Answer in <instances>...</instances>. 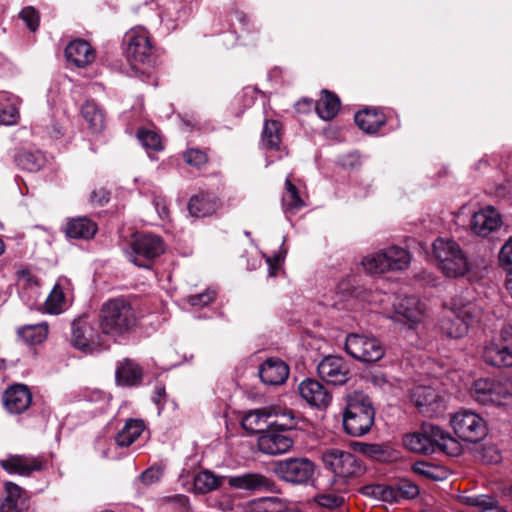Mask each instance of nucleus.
I'll return each mask as SVG.
<instances>
[{"label": "nucleus", "mask_w": 512, "mask_h": 512, "mask_svg": "<svg viewBox=\"0 0 512 512\" xmlns=\"http://www.w3.org/2000/svg\"><path fill=\"white\" fill-rule=\"evenodd\" d=\"M98 325L102 334L117 339L130 334L137 327L138 316L129 300L115 297L101 305Z\"/></svg>", "instance_id": "f257e3e1"}, {"label": "nucleus", "mask_w": 512, "mask_h": 512, "mask_svg": "<svg viewBox=\"0 0 512 512\" xmlns=\"http://www.w3.org/2000/svg\"><path fill=\"white\" fill-rule=\"evenodd\" d=\"M403 444L410 451L423 454L441 451L458 456L462 452V445L456 438L432 423H423L420 431L405 435Z\"/></svg>", "instance_id": "f03ea898"}, {"label": "nucleus", "mask_w": 512, "mask_h": 512, "mask_svg": "<svg viewBox=\"0 0 512 512\" xmlns=\"http://www.w3.org/2000/svg\"><path fill=\"white\" fill-rule=\"evenodd\" d=\"M450 314L441 319L440 328L448 337L460 338L467 333L470 325L480 320L482 311L476 303L457 296L452 299Z\"/></svg>", "instance_id": "7ed1b4c3"}, {"label": "nucleus", "mask_w": 512, "mask_h": 512, "mask_svg": "<svg viewBox=\"0 0 512 512\" xmlns=\"http://www.w3.org/2000/svg\"><path fill=\"white\" fill-rule=\"evenodd\" d=\"M374 408L367 396L354 393L348 396L346 408L343 412V428L346 434L352 437H361L367 434L374 424Z\"/></svg>", "instance_id": "20e7f679"}, {"label": "nucleus", "mask_w": 512, "mask_h": 512, "mask_svg": "<svg viewBox=\"0 0 512 512\" xmlns=\"http://www.w3.org/2000/svg\"><path fill=\"white\" fill-rule=\"evenodd\" d=\"M438 268L447 277H460L469 270L468 259L460 245L451 239L438 238L433 243Z\"/></svg>", "instance_id": "39448f33"}, {"label": "nucleus", "mask_w": 512, "mask_h": 512, "mask_svg": "<svg viewBox=\"0 0 512 512\" xmlns=\"http://www.w3.org/2000/svg\"><path fill=\"white\" fill-rule=\"evenodd\" d=\"M411 262L410 253L399 246H390L365 256L362 266L369 274L406 270Z\"/></svg>", "instance_id": "423d86ee"}, {"label": "nucleus", "mask_w": 512, "mask_h": 512, "mask_svg": "<svg viewBox=\"0 0 512 512\" xmlns=\"http://www.w3.org/2000/svg\"><path fill=\"white\" fill-rule=\"evenodd\" d=\"M164 252L162 239L153 234L133 235L127 256L138 267L150 268L154 259Z\"/></svg>", "instance_id": "0eeeda50"}, {"label": "nucleus", "mask_w": 512, "mask_h": 512, "mask_svg": "<svg viewBox=\"0 0 512 512\" xmlns=\"http://www.w3.org/2000/svg\"><path fill=\"white\" fill-rule=\"evenodd\" d=\"M344 348L351 357L366 363L377 362L385 355L383 344L372 335L351 333L346 337Z\"/></svg>", "instance_id": "6e6552de"}, {"label": "nucleus", "mask_w": 512, "mask_h": 512, "mask_svg": "<svg viewBox=\"0 0 512 512\" xmlns=\"http://www.w3.org/2000/svg\"><path fill=\"white\" fill-rule=\"evenodd\" d=\"M324 466L337 477L350 479L363 472L360 461L348 451L338 448H329L322 453Z\"/></svg>", "instance_id": "1a4fd4ad"}, {"label": "nucleus", "mask_w": 512, "mask_h": 512, "mask_svg": "<svg viewBox=\"0 0 512 512\" xmlns=\"http://www.w3.org/2000/svg\"><path fill=\"white\" fill-rule=\"evenodd\" d=\"M482 357L490 366L512 367V325L503 327L499 337L484 347Z\"/></svg>", "instance_id": "9d476101"}, {"label": "nucleus", "mask_w": 512, "mask_h": 512, "mask_svg": "<svg viewBox=\"0 0 512 512\" xmlns=\"http://www.w3.org/2000/svg\"><path fill=\"white\" fill-rule=\"evenodd\" d=\"M101 332L95 328L87 315L73 320L71 324V344L82 351L92 352L102 346Z\"/></svg>", "instance_id": "9b49d317"}, {"label": "nucleus", "mask_w": 512, "mask_h": 512, "mask_svg": "<svg viewBox=\"0 0 512 512\" xmlns=\"http://www.w3.org/2000/svg\"><path fill=\"white\" fill-rule=\"evenodd\" d=\"M314 463L308 458H288L275 463L273 471L283 481L292 484L307 483L313 476Z\"/></svg>", "instance_id": "f8f14e48"}, {"label": "nucleus", "mask_w": 512, "mask_h": 512, "mask_svg": "<svg viewBox=\"0 0 512 512\" xmlns=\"http://www.w3.org/2000/svg\"><path fill=\"white\" fill-rule=\"evenodd\" d=\"M450 421L455 433L465 441L478 442L486 435L485 421L473 411H460Z\"/></svg>", "instance_id": "ddd939ff"}, {"label": "nucleus", "mask_w": 512, "mask_h": 512, "mask_svg": "<svg viewBox=\"0 0 512 512\" xmlns=\"http://www.w3.org/2000/svg\"><path fill=\"white\" fill-rule=\"evenodd\" d=\"M128 60L136 64H150L153 46L148 32L144 28L131 29L126 34Z\"/></svg>", "instance_id": "4468645a"}, {"label": "nucleus", "mask_w": 512, "mask_h": 512, "mask_svg": "<svg viewBox=\"0 0 512 512\" xmlns=\"http://www.w3.org/2000/svg\"><path fill=\"white\" fill-rule=\"evenodd\" d=\"M224 481L230 488L244 490L247 492H272L277 493L276 483L261 473H243L234 476H224Z\"/></svg>", "instance_id": "2eb2a0df"}, {"label": "nucleus", "mask_w": 512, "mask_h": 512, "mask_svg": "<svg viewBox=\"0 0 512 512\" xmlns=\"http://www.w3.org/2000/svg\"><path fill=\"white\" fill-rule=\"evenodd\" d=\"M424 315L425 306L415 296H405L394 304L393 319L407 325L409 329L418 325L423 320Z\"/></svg>", "instance_id": "dca6fc26"}, {"label": "nucleus", "mask_w": 512, "mask_h": 512, "mask_svg": "<svg viewBox=\"0 0 512 512\" xmlns=\"http://www.w3.org/2000/svg\"><path fill=\"white\" fill-rule=\"evenodd\" d=\"M411 399L419 412L427 417H437L445 410V404L439 394L429 386L413 388Z\"/></svg>", "instance_id": "f3484780"}, {"label": "nucleus", "mask_w": 512, "mask_h": 512, "mask_svg": "<svg viewBox=\"0 0 512 512\" xmlns=\"http://www.w3.org/2000/svg\"><path fill=\"white\" fill-rule=\"evenodd\" d=\"M258 449L267 455H279L288 452L293 446L292 438L283 431L270 426L260 434L257 441Z\"/></svg>", "instance_id": "a211bd4d"}, {"label": "nucleus", "mask_w": 512, "mask_h": 512, "mask_svg": "<svg viewBox=\"0 0 512 512\" xmlns=\"http://www.w3.org/2000/svg\"><path fill=\"white\" fill-rule=\"evenodd\" d=\"M319 377L333 385H343L348 380L349 367L340 356H327L317 366Z\"/></svg>", "instance_id": "6ab92c4d"}, {"label": "nucleus", "mask_w": 512, "mask_h": 512, "mask_svg": "<svg viewBox=\"0 0 512 512\" xmlns=\"http://www.w3.org/2000/svg\"><path fill=\"white\" fill-rule=\"evenodd\" d=\"M502 225L500 213L491 206L483 208L474 213L470 221V227L474 234L480 237H487L498 230Z\"/></svg>", "instance_id": "aec40b11"}, {"label": "nucleus", "mask_w": 512, "mask_h": 512, "mask_svg": "<svg viewBox=\"0 0 512 512\" xmlns=\"http://www.w3.org/2000/svg\"><path fill=\"white\" fill-rule=\"evenodd\" d=\"M1 467L8 473L29 476L34 471H41L45 461L42 457L29 455H9L0 460Z\"/></svg>", "instance_id": "412c9836"}, {"label": "nucleus", "mask_w": 512, "mask_h": 512, "mask_svg": "<svg viewBox=\"0 0 512 512\" xmlns=\"http://www.w3.org/2000/svg\"><path fill=\"white\" fill-rule=\"evenodd\" d=\"M31 402L32 394L24 384H14L3 394L4 407L11 414L23 413L29 408Z\"/></svg>", "instance_id": "4be33fe9"}, {"label": "nucleus", "mask_w": 512, "mask_h": 512, "mask_svg": "<svg viewBox=\"0 0 512 512\" xmlns=\"http://www.w3.org/2000/svg\"><path fill=\"white\" fill-rule=\"evenodd\" d=\"M300 396L311 406L326 408L331 402L329 391L315 379H305L298 387Z\"/></svg>", "instance_id": "5701e85b"}, {"label": "nucleus", "mask_w": 512, "mask_h": 512, "mask_svg": "<svg viewBox=\"0 0 512 512\" xmlns=\"http://www.w3.org/2000/svg\"><path fill=\"white\" fill-rule=\"evenodd\" d=\"M65 56L69 63L78 68H85L95 61L96 52L87 41L75 39L67 45Z\"/></svg>", "instance_id": "b1692460"}, {"label": "nucleus", "mask_w": 512, "mask_h": 512, "mask_svg": "<svg viewBox=\"0 0 512 512\" xmlns=\"http://www.w3.org/2000/svg\"><path fill=\"white\" fill-rule=\"evenodd\" d=\"M160 9L161 22L167 31L175 30L188 16L184 0H161Z\"/></svg>", "instance_id": "393cba45"}, {"label": "nucleus", "mask_w": 512, "mask_h": 512, "mask_svg": "<svg viewBox=\"0 0 512 512\" xmlns=\"http://www.w3.org/2000/svg\"><path fill=\"white\" fill-rule=\"evenodd\" d=\"M258 374L264 384L276 386L286 381L289 368L281 359L272 357L260 365Z\"/></svg>", "instance_id": "a878e982"}, {"label": "nucleus", "mask_w": 512, "mask_h": 512, "mask_svg": "<svg viewBox=\"0 0 512 512\" xmlns=\"http://www.w3.org/2000/svg\"><path fill=\"white\" fill-rule=\"evenodd\" d=\"M28 509V498L22 488L12 482L6 483L0 512H27Z\"/></svg>", "instance_id": "bb28decb"}, {"label": "nucleus", "mask_w": 512, "mask_h": 512, "mask_svg": "<svg viewBox=\"0 0 512 512\" xmlns=\"http://www.w3.org/2000/svg\"><path fill=\"white\" fill-rule=\"evenodd\" d=\"M278 415V412L272 408H262L251 410L242 418V427L251 433H263L265 428H270L269 418Z\"/></svg>", "instance_id": "cd10ccee"}, {"label": "nucleus", "mask_w": 512, "mask_h": 512, "mask_svg": "<svg viewBox=\"0 0 512 512\" xmlns=\"http://www.w3.org/2000/svg\"><path fill=\"white\" fill-rule=\"evenodd\" d=\"M97 230L96 223L87 217L69 219L64 228L65 235L68 238L82 240L93 238Z\"/></svg>", "instance_id": "c85d7f7f"}, {"label": "nucleus", "mask_w": 512, "mask_h": 512, "mask_svg": "<svg viewBox=\"0 0 512 512\" xmlns=\"http://www.w3.org/2000/svg\"><path fill=\"white\" fill-rule=\"evenodd\" d=\"M115 376L118 385L132 387L142 382L143 372L137 363L126 359L118 365Z\"/></svg>", "instance_id": "c756f323"}, {"label": "nucleus", "mask_w": 512, "mask_h": 512, "mask_svg": "<svg viewBox=\"0 0 512 512\" xmlns=\"http://www.w3.org/2000/svg\"><path fill=\"white\" fill-rule=\"evenodd\" d=\"M355 122L364 132L375 133L385 124L386 118L385 115L377 109H364L356 113Z\"/></svg>", "instance_id": "7c9ffc66"}, {"label": "nucleus", "mask_w": 512, "mask_h": 512, "mask_svg": "<svg viewBox=\"0 0 512 512\" xmlns=\"http://www.w3.org/2000/svg\"><path fill=\"white\" fill-rule=\"evenodd\" d=\"M217 199L209 194L193 196L188 204V210L193 217H206L212 215L218 209Z\"/></svg>", "instance_id": "2f4dec72"}, {"label": "nucleus", "mask_w": 512, "mask_h": 512, "mask_svg": "<svg viewBox=\"0 0 512 512\" xmlns=\"http://www.w3.org/2000/svg\"><path fill=\"white\" fill-rule=\"evenodd\" d=\"M322 94L323 96L315 104V110L321 119L329 121L337 115L340 100L336 94L328 90H323Z\"/></svg>", "instance_id": "473e14b6"}, {"label": "nucleus", "mask_w": 512, "mask_h": 512, "mask_svg": "<svg viewBox=\"0 0 512 512\" xmlns=\"http://www.w3.org/2000/svg\"><path fill=\"white\" fill-rule=\"evenodd\" d=\"M145 429L142 420L130 419L128 420L122 430L116 435V444L120 447H128L135 442V440L142 434Z\"/></svg>", "instance_id": "72a5a7b5"}, {"label": "nucleus", "mask_w": 512, "mask_h": 512, "mask_svg": "<svg viewBox=\"0 0 512 512\" xmlns=\"http://www.w3.org/2000/svg\"><path fill=\"white\" fill-rule=\"evenodd\" d=\"M81 114L92 132H100L104 128V114L95 102L86 101L82 105Z\"/></svg>", "instance_id": "f704fd0d"}, {"label": "nucleus", "mask_w": 512, "mask_h": 512, "mask_svg": "<svg viewBox=\"0 0 512 512\" xmlns=\"http://www.w3.org/2000/svg\"><path fill=\"white\" fill-rule=\"evenodd\" d=\"M18 335L27 344H40L47 338L48 324L46 322H41L22 326L18 329Z\"/></svg>", "instance_id": "c9c22d12"}, {"label": "nucleus", "mask_w": 512, "mask_h": 512, "mask_svg": "<svg viewBox=\"0 0 512 512\" xmlns=\"http://www.w3.org/2000/svg\"><path fill=\"white\" fill-rule=\"evenodd\" d=\"M8 102V105L0 109V124L14 125L18 122L19 111L18 104L20 103L18 97L8 93H0V103Z\"/></svg>", "instance_id": "e433bc0d"}, {"label": "nucleus", "mask_w": 512, "mask_h": 512, "mask_svg": "<svg viewBox=\"0 0 512 512\" xmlns=\"http://www.w3.org/2000/svg\"><path fill=\"white\" fill-rule=\"evenodd\" d=\"M281 142V124L276 120H266L264 123L261 144L266 149H279Z\"/></svg>", "instance_id": "4c0bfd02"}, {"label": "nucleus", "mask_w": 512, "mask_h": 512, "mask_svg": "<svg viewBox=\"0 0 512 512\" xmlns=\"http://www.w3.org/2000/svg\"><path fill=\"white\" fill-rule=\"evenodd\" d=\"M282 206L285 212H295L305 206L304 201L299 196L297 187L292 183L289 176L285 180Z\"/></svg>", "instance_id": "58836bf2"}, {"label": "nucleus", "mask_w": 512, "mask_h": 512, "mask_svg": "<svg viewBox=\"0 0 512 512\" xmlns=\"http://www.w3.org/2000/svg\"><path fill=\"white\" fill-rule=\"evenodd\" d=\"M18 166L29 172H37L46 163L45 155L40 151H25L20 153L16 158Z\"/></svg>", "instance_id": "ea45409f"}, {"label": "nucleus", "mask_w": 512, "mask_h": 512, "mask_svg": "<svg viewBox=\"0 0 512 512\" xmlns=\"http://www.w3.org/2000/svg\"><path fill=\"white\" fill-rule=\"evenodd\" d=\"M286 500L278 497H261L249 502L251 512H282Z\"/></svg>", "instance_id": "a19ab883"}, {"label": "nucleus", "mask_w": 512, "mask_h": 512, "mask_svg": "<svg viewBox=\"0 0 512 512\" xmlns=\"http://www.w3.org/2000/svg\"><path fill=\"white\" fill-rule=\"evenodd\" d=\"M223 480V477H217L210 471H202L194 478V489L200 494H206L217 489Z\"/></svg>", "instance_id": "79ce46f5"}, {"label": "nucleus", "mask_w": 512, "mask_h": 512, "mask_svg": "<svg viewBox=\"0 0 512 512\" xmlns=\"http://www.w3.org/2000/svg\"><path fill=\"white\" fill-rule=\"evenodd\" d=\"M66 304L65 295L60 284H56L45 301V308L50 314H59Z\"/></svg>", "instance_id": "37998d69"}, {"label": "nucleus", "mask_w": 512, "mask_h": 512, "mask_svg": "<svg viewBox=\"0 0 512 512\" xmlns=\"http://www.w3.org/2000/svg\"><path fill=\"white\" fill-rule=\"evenodd\" d=\"M469 505L476 507L477 512H506L491 496L479 495L467 499Z\"/></svg>", "instance_id": "c03bdc74"}, {"label": "nucleus", "mask_w": 512, "mask_h": 512, "mask_svg": "<svg viewBox=\"0 0 512 512\" xmlns=\"http://www.w3.org/2000/svg\"><path fill=\"white\" fill-rule=\"evenodd\" d=\"M273 410L278 412V415H274L277 417V420L271 422L270 426H273L281 431L292 430L296 427V415L295 412L291 409H281V408H272Z\"/></svg>", "instance_id": "a18cd8bd"}, {"label": "nucleus", "mask_w": 512, "mask_h": 512, "mask_svg": "<svg viewBox=\"0 0 512 512\" xmlns=\"http://www.w3.org/2000/svg\"><path fill=\"white\" fill-rule=\"evenodd\" d=\"M351 447L354 451H357L375 460H384L386 457V450L384 446L380 444H369L355 441L352 442Z\"/></svg>", "instance_id": "49530a36"}, {"label": "nucleus", "mask_w": 512, "mask_h": 512, "mask_svg": "<svg viewBox=\"0 0 512 512\" xmlns=\"http://www.w3.org/2000/svg\"><path fill=\"white\" fill-rule=\"evenodd\" d=\"M314 502L322 508L337 509L345 503L344 496L336 493H319L314 496Z\"/></svg>", "instance_id": "de8ad7c7"}, {"label": "nucleus", "mask_w": 512, "mask_h": 512, "mask_svg": "<svg viewBox=\"0 0 512 512\" xmlns=\"http://www.w3.org/2000/svg\"><path fill=\"white\" fill-rule=\"evenodd\" d=\"M137 137L142 146L146 149L153 151H160L163 149L161 138L155 131L141 129L138 131Z\"/></svg>", "instance_id": "09e8293b"}, {"label": "nucleus", "mask_w": 512, "mask_h": 512, "mask_svg": "<svg viewBox=\"0 0 512 512\" xmlns=\"http://www.w3.org/2000/svg\"><path fill=\"white\" fill-rule=\"evenodd\" d=\"M490 387H493V381L488 379H479L475 381L472 390L474 399L484 405H487V396L490 391Z\"/></svg>", "instance_id": "8fccbe9b"}, {"label": "nucleus", "mask_w": 512, "mask_h": 512, "mask_svg": "<svg viewBox=\"0 0 512 512\" xmlns=\"http://www.w3.org/2000/svg\"><path fill=\"white\" fill-rule=\"evenodd\" d=\"M508 392L507 385L493 381V387H490V391L487 396V405H501L503 400L509 396Z\"/></svg>", "instance_id": "3c124183"}, {"label": "nucleus", "mask_w": 512, "mask_h": 512, "mask_svg": "<svg viewBox=\"0 0 512 512\" xmlns=\"http://www.w3.org/2000/svg\"><path fill=\"white\" fill-rule=\"evenodd\" d=\"M184 160L188 165L199 168L207 163L208 157L204 151L191 148L185 151Z\"/></svg>", "instance_id": "603ef678"}, {"label": "nucleus", "mask_w": 512, "mask_h": 512, "mask_svg": "<svg viewBox=\"0 0 512 512\" xmlns=\"http://www.w3.org/2000/svg\"><path fill=\"white\" fill-rule=\"evenodd\" d=\"M215 298L216 292L214 290L207 289L203 293L188 296L186 300L192 306L205 307L212 303Z\"/></svg>", "instance_id": "864d4df0"}, {"label": "nucleus", "mask_w": 512, "mask_h": 512, "mask_svg": "<svg viewBox=\"0 0 512 512\" xmlns=\"http://www.w3.org/2000/svg\"><path fill=\"white\" fill-rule=\"evenodd\" d=\"M501 267L512 274V237L505 243L499 253Z\"/></svg>", "instance_id": "5fc2aeb1"}, {"label": "nucleus", "mask_w": 512, "mask_h": 512, "mask_svg": "<svg viewBox=\"0 0 512 512\" xmlns=\"http://www.w3.org/2000/svg\"><path fill=\"white\" fill-rule=\"evenodd\" d=\"M20 18L26 23L32 31H36L39 25V14L33 7H26L20 12Z\"/></svg>", "instance_id": "6e6d98bb"}, {"label": "nucleus", "mask_w": 512, "mask_h": 512, "mask_svg": "<svg viewBox=\"0 0 512 512\" xmlns=\"http://www.w3.org/2000/svg\"><path fill=\"white\" fill-rule=\"evenodd\" d=\"M413 471L419 475L425 476L433 480L440 479L437 467L427 462H416L413 465Z\"/></svg>", "instance_id": "4d7b16f0"}, {"label": "nucleus", "mask_w": 512, "mask_h": 512, "mask_svg": "<svg viewBox=\"0 0 512 512\" xmlns=\"http://www.w3.org/2000/svg\"><path fill=\"white\" fill-rule=\"evenodd\" d=\"M480 458L485 463L494 464L500 462L501 455L496 447L485 446L480 452Z\"/></svg>", "instance_id": "13d9d810"}, {"label": "nucleus", "mask_w": 512, "mask_h": 512, "mask_svg": "<svg viewBox=\"0 0 512 512\" xmlns=\"http://www.w3.org/2000/svg\"><path fill=\"white\" fill-rule=\"evenodd\" d=\"M162 476V469L159 467H150L140 475V480L145 485H151L157 482Z\"/></svg>", "instance_id": "bf43d9fd"}, {"label": "nucleus", "mask_w": 512, "mask_h": 512, "mask_svg": "<svg viewBox=\"0 0 512 512\" xmlns=\"http://www.w3.org/2000/svg\"><path fill=\"white\" fill-rule=\"evenodd\" d=\"M109 196L110 193L106 189L99 188L92 191L90 200L93 204L102 206L109 201Z\"/></svg>", "instance_id": "052dcab7"}, {"label": "nucleus", "mask_w": 512, "mask_h": 512, "mask_svg": "<svg viewBox=\"0 0 512 512\" xmlns=\"http://www.w3.org/2000/svg\"><path fill=\"white\" fill-rule=\"evenodd\" d=\"M153 203L160 218L167 219L169 217V208L166 199L161 196H156Z\"/></svg>", "instance_id": "680f3d73"}, {"label": "nucleus", "mask_w": 512, "mask_h": 512, "mask_svg": "<svg viewBox=\"0 0 512 512\" xmlns=\"http://www.w3.org/2000/svg\"><path fill=\"white\" fill-rule=\"evenodd\" d=\"M18 282L23 286H36L37 279L28 269L18 271Z\"/></svg>", "instance_id": "e2e57ef3"}, {"label": "nucleus", "mask_w": 512, "mask_h": 512, "mask_svg": "<svg viewBox=\"0 0 512 512\" xmlns=\"http://www.w3.org/2000/svg\"><path fill=\"white\" fill-rule=\"evenodd\" d=\"M165 397H166L165 386L162 384H158L155 387L152 400L158 406L159 411L163 408V405L165 402Z\"/></svg>", "instance_id": "0e129e2a"}, {"label": "nucleus", "mask_w": 512, "mask_h": 512, "mask_svg": "<svg viewBox=\"0 0 512 512\" xmlns=\"http://www.w3.org/2000/svg\"><path fill=\"white\" fill-rule=\"evenodd\" d=\"M312 106H313L312 100L303 99L302 101L297 102L295 107L298 112L306 113L311 110Z\"/></svg>", "instance_id": "69168bd1"}, {"label": "nucleus", "mask_w": 512, "mask_h": 512, "mask_svg": "<svg viewBox=\"0 0 512 512\" xmlns=\"http://www.w3.org/2000/svg\"><path fill=\"white\" fill-rule=\"evenodd\" d=\"M505 287L508 291V293L510 294V296L512 297V277L511 278H508L505 282Z\"/></svg>", "instance_id": "338daca9"}, {"label": "nucleus", "mask_w": 512, "mask_h": 512, "mask_svg": "<svg viewBox=\"0 0 512 512\" xmlns=\"http://www.w3.org/2000/svg\"><path fill=\"white\" fill-rule=\"evenodd\" d=\"M504 495L512 502V485L504 490Z\"/></svg>", "instance_id": "774afa93"}]
</instances>
